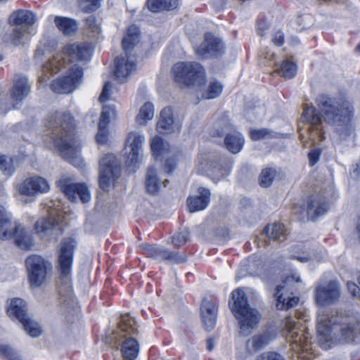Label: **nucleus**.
<instances>
[{
  "instance_id": "obj_26",
  "label": "nucleus",
  "mask_w": 360,
  "mask_h": 360,
  "mask_svg": "<svg viewBox=\"0 0 360 360\" xmlns=\"http://www.w3.org/2000/svg\"><path fill=\"white\" fill-rule=\"evenodd\" d=\"M199 195L188 198V207L191 212L200 211L206 208L210 200V191L209 189L200 187L198 189Z\"/></svg>"
},
{
  "instance_id": "obj_31",
  "label": "nucleus",
  "mask_w": 360,
  "mask_h": 360,
  "mask_svg": "<svg viewBox=\"0 0 360 360\" xmlns=\"http://www.w3.org/2000/svg\"><path fill=\"white\" fill-rule=\"evenodd\" d=\"M58 224L56 218L51 214L48 218H41L37 220L34 224V229L37 233L44 237L50 235Z\"/></svg>"
},
{
  "instance_id": "obj_63",
  "label": "nucleus",
  "mask_w": 360,
  "mask_h": 360,
  "mask_svg": "<svg viewBox=\"0 0 360 360\" xmlns=\"http://www.w3.org/2000/svg\"><path fill=\"white\" fill-rule=\"evenodd\" d=\"M176 167V162L170 160H167L166 162V168L165 172L167 174L172 172V171Z\"/></svg>"
},
{
  "instance_id": "obj_32",
  "label": "nucleus",
  "mask_w": 360,
  "mask_h": 360,
  "mask_svg": "<svg viewBox=\"0 0 360 360\" xmlns=\"http://www.w3.org/2000/svg\"><path fill=\"white\" fill-rule=\"evenodd\" d=\"M11 221L6 209L0 205V239L2 240H10L12 236Z\"/></svg>"
},
{
  "instance_id": "obj_45",
  "label": "nucleus",
  "mask_w": 360,
  "mask_h": 360,
  "mask_svg": "<svg viewBox=\"0 0 360 360\" xmlns=\"http://www.w3.org/2000/svg\"><path fill=\"white\" fill-rule=\"evenodd\" d=\"M85 27L94 37L99 34L101 32V24L97 22L95 16L94 15H90L86 18Z\"/></svg>"
},
{
  "instance_id": "obj_42",
  "label": "nucleus",
  "mask_w": 360,
  "mask_h": 360,
  "mask_svg": "<svg viewBox=\"0 0 360 360\" xmlns=\"http://www.w3.org/2000/svg\"><path fill=\"white\" fill-rule=\"evenodd\" d=\"M230 170L229 165L222 166L217 165L209 170V176L214 182H217L221 178L228 175Z\"/></svg>"
},
{
  "instance_id": "obj_7",
  "label": "nucleus",
  "mask_w": 360,
  "mask_h": 360,
  "mask_svg": "<svg viewBox=\"0 0 360 360\" xmlns=\"http://www.w3.org/2000/svg\"><path fill=\"white\" fill-rule=\"evenodd\" d=\"M139 41V29L131 25L122 39L124 55L115 59V76L121 82L136 70V57L131 54L134 46Z\"/></svg>"
},
{
  "instance_id": "obj_62",
  "label": "nucleus",
  "mask_w": 360,
  "mask_h": 360,
  "mask_svg": "<svg viewBox=\"0 0 360 360\" xmlns=\"http://www.w3.org/2000/svg\"><path fill=\"white\" fill-rule=\"evenodd\" d=\"M259 110H260V109L258 108H256V107H255L253 108H252L250 107H248L246 109L245 115L248 118L251 119L252 114L255 115H259Z\"/></svg>"
},
{
  "instance_id": "obj_3",
  "label": "nucleus",
  "mask_w": 360,
  "mask_h": 360,
  "mask_svg": "<svg viewBox=\"0 0 360 360\" xmlns=\"http://www.w3.org/2000/svg\"><path fill=\"white\" fill-rule=\"evenodd\" d=\"M46 127L51 131L54 146L63 158L75 166H79L81 143L75 136L74 119L68 112H57L49 116Z\"/></svg>"
},
{
  "instance_id": "obj_10",
  "label": "nucleus",
  "mask_w": 360,
  "mask_h": 360,
  "mask_svg": "<svg viewBox=\"0 0 360 360\" xmlns=\"http://www.w3.org/2000/svg\"><path fill=\"white\" fill-rule=\"evenodd\" d=\"M287 330V338L290 342L291 349L298 354L297 357H305L304 352L311 349V342L304 330L297 326L292 317H287L285 320Z\"/></svg>"
},
{
  "instance_id": "obj_44",
  "label": "nucleus",
  "mask_w": 360,
  "mask_h": 360,
  "mask_svg": "<svg viewBox=\"0 0 360 360\" xmlns=\"http://www.w3.org/2000/svg\"><path fill=\"white\" fill-rule=\"evenodd\" d=\"M276 176V171L271 168H266L262 170L261 172L260 185L264 188L270 186L272 181Z\"/></svg>"
},
{
  "instance_id": "obj_56",
  "label": "nucleus",
  "mask_w": 360,
  "mask_h": 360,
  "mask_svg": "<svg viewBox=\"0 0 360 360\" xmlns=\"http://www.w3.org/2000/svg\"><path fill=\"white\" fill-rule=\"evenodd\" d=\"M256 360H281V355L276 352H264L259 355Z\"/></svg>"
},
{
  "instance_id": "obj_5",
  "label": "nucleus",
  "mask_w": 360,
  "mask_h": 360,
  "mask_svg": "<svg viewBox=\"0 0 360 360\" xmlns=\"http://www.w3.org/2000/svg\"><path fill=\"white\" fill-rule=\"evenodd\" d=\"M229 305L238 321L240 335L248 336L251 334L257 327L260 314L256 309L250 307L243 289L237 288L232 292Z\"/></svg>"
},
{
  "instance_id": "obj_52",
  "label": "nucleus",
  "mask_w": 360,
  "mask_h": 360,
  "mask_svg": "<svg viewBox=\"0 0 360 360\" xmlns=\"http://www.w3.org/2000/svg\"><path fill=\"white\" fill-rule=\"evenodd\" d=\"M108 126L98 124V131L96 136V142L98 144H105L108 141Z\"/></svg>"
},
{
  "instance_id": "obj_2",
  "label": "nucleus",
  "mask_w": 360,
  "mask_h": 360,
  "mask_svg": "<svg viewBox=\"0 0 360 360\" xmlns=\"http://www.w3.org/2000/svg\"><path fill=\"white\" fill-rule=\"evenodd\" d=\"M316 329L321 347L325 349L332 342H360V321L354 316L319 315Z\"/></svg>"
},
{
  "instance_id": "obj_12",
  "label": "nucleus",
  "mask_w": 360,
  "mask_h": 360,
  "mask_svg": "<svg viewBox=\"0 0 360 360\" xmlns=\"http://www.w3.org/2000/svg\"><path fill=\"white\" fill-rule=\"evenodd\" d=\"M30 89L31 85L25 76L15 75L13 86L10 90L12 103H8L6 100L0 98V113H6L18 108V105L29 95Z\"/></svg>"
},
{
  "instance_id": "obj_15",
  "label": "nucleus",
  "mask_w": 360,
  "mask_h": 360,
  "mask_svg": "<svg viewBox=\"0 0 360 360\" xmlns=\"http://www.w3.org/2000/svg\"><path fill=\"white\" fill-rule=\"evenodd\" d=\"M83 70L77 65L70 67L67 75L54 80L51 89L58 94H69L72 92L82 83Z\"/></svg>"
},
{
  "instance_id": "obj_27",
  "label": "nucleus",
  "mask_w": 360,
  "mask_h": 360,
  "mask_svg": "<svg viewBox=\"0 0 360 360\" xmlns=\"http://www.w3.org/2000/svg\"><path fill=\"white\" fill-rule=\"evenodd\" d=\"M10 20L11 23L17 27H22L23 28L29 29L32 25H34L37 18L36 15L27 10H18L11 15Z\"/></svg>"
},
{
  "instance_id": "obj_28",
  "label": "nucleus",
  "mask_w": 360,
  "mask_h": 360,
  "mask_svg": "<svg viewBox=\"0 0 360 360\" xmlns=\"http://www.w3.org/2000/svg\"><path fill=\"white\" fill-rule=\"evenodd\" d=\"M274 336L269 332H264L252 336L246 342L247 351L252 354L253 353L263 349L273 339Z\"/></svg>"
},
{
  "instance_id": "obj_16",
  "label": "nucleus",
  "mask_w": 360,
  "mask_h": 360,
  "mask_svg": "<svg viewBox=\"0 0 360 360\" xmlns=\"http://www.w3.org/2000/svg\"><path fill=\"white\" fill-rule=\"evenodd\" d=\"M301 281L298 276H287L283 283L278 285L276 288L275 297H276V307L280 310H287L295 307L298 302V297L290 296L288 292L294 283Z\"/></svg>"
},
{
  "instance_id": "obj_25",
  "label": "nucleus",
  "mask_w": 360,
  "mask_h": 360,
  "mask_svg": "<svg viewBox=\"0 0 360 360\" xmlns=\"http://www.w3.org/2000/svg\"><path fill=\"white\" fill-rule=\"evenodd\" d=\"M168 182L169 181L167 179H165L163 181H161L159 173L153 167H149L148 168L145 186L146 191L149 194L153 195L158 194L160 191L162 184L165 187Z\"/></svg>"
},
{
  "instance_id": "obj_49",
  "label": "nucleus",
  "mask_w": 360,
  "mask_h": 360,
  "mask_svg": "<svg viewBox=\"0 0 360 360\" xmlns=\"http://www.w3.org/2000/svg\"><path fill=\"white\" fill-rule=\"evenodd\" d=\"M163 141L162 139L158 136H155L151 139L150 148L153 154L158 157L163 153Z\"/></svg>"
},
{
  "instance_id": "obj_40",
  "label": "nucleus",
  "mask_w": 360,
  "mask_h": 360,
  "mask_svg": "<svg viewBox=\"0 0 360 360\" xmlns=\"http://www.w3.org/2000/svg\"><path fill=\"white\" fill-rule=\"evenodd\" d=\"M222 84L215 79L210 82L207 89L202 92V97L205 99H212L218 97L222 92Z\"/></svg>"
},
{
  "instance_id": "obj_37",
  "label": "nucleus",
  "mask_w": 360,
  "mask_h": 360,
  "mask_svg": "<svg viewBox=\"0 0 360 360\" xmlns=\"http://www.w3.org/2000/svg\"><path fill=\"white\" fill-rule=\"evenodd\" d=\"M266 236L275 240H283L285 238V230L284 225L281 223H274L266 226Z\"/></svg>"
},
{
  "instance_id": "obj_41",
  "label": "nucleus",
  "mask_w": 360,
  "mask_h": 360,
  "mask_svg": "<svg viewBox=\"0 0 360 360\" xmlns=\"http://www.w3.org/2000/svg\"><path fill=\"white\" fill-rule=\"evenodd\" d=\"M279 75L286 79L294 77L297 74V66L292 62L285 60L277 70Z\"/></svg>"
},
{
  "instance_id": "obj_21",
  "label": "nucleus",
  "mask_w": 360,
  "mask_h": 360,
  "mask_svg": "<svg viewBox=\"0 0 360 360\" xmlns=\"http://www.w3.org/2000/svg\"><path fill=\"white\" fill-rule=\"evenodd\" d=\"M145 141L143 135L131 131L126 139V148H129L127 163L128 166H134L139 162L142 155V145Z\"/></svg>"
},
{
  "instance_id": "obj_14",
  "label": "nucleus",
  "mask_w": 360,
  "mask_h": 360,
  "mask_svg": "<svg viewBox=\"0 0 360 360\" xmlns=\"http://www.w3.org/2000/svg\"><path fill=\"white\" fill-rule=\"evenodd\" d=\"M316 303L320 306H328L337 303L341 296L340 285L336 281H319L314 289Z\"/></svg>"
},
{
  "instance_id": "obj_39",
  "label": "nucleus",
  "mask_w": 360,
  "mask_h": 360,
  "mask_svg": "<svg viewBox=\"0 0 360 360\" xmlns=\"http://www.w3.org/2000/svg\"><path fill=\"white\" fill-rule=\"evenodd\" d=\"M28 30L22 27H17L13 30L10 37V42L14 46H20L25 44L27 39Z\"/></svg>"
},
{
  "instance_id": "obj_61",
  "label": "nucleus",
  "mask_w": 360,
  "mask_h": 360,
  "mask_svg": "<svg viewBox=\"0 0 360 360\" xmlns=\"http://www.w3.org/2000/svg\"><path fill=\"white\" fill-rule=\"evenodd\" d=\"M347 288L354 297H356L359 292V288L353 282L347 283Z\"/></svg>"
},
{
  "instance_id": "obj_6",
  "label": "nucleus",
  "mask_w": 360,
  "mask_h": 360,
  "mask_svg": "<svg viewBox=\"0 0 360 360\" xmlns=\"http://www.w3.org/2000/svg\"><path fill=\"white\" fill-rule=\"evenodd\" d=\"M89 46L84 43H73L67 44L62 53H58L50 58L42 66L44 75L39 77L40 82H46L49 77L48 74H56L66 65L65 58L70 62L74 63L85 60L90 56Z\"/></svg>"
},
{
  "instance_id": "obj_33",
  "label": "nucleus",
  "mask_w": 360,
  "mask_h": 360,
  "mask_svg": "<svg viewBox=\"0 0 360 360\" xmlns=\"http://www.w3.org/2000/svg\"><path fill=\"white\" fill-rule=\"evenodd\" d=\"M139 351V345L134 338H127L122 345L121 352L124 359H135Z\"/></svg>"
},
{
  "instance_id": "obj_13",
  "label": "nucleus",
  "mask_w": 360,
  "mask_h": 360,
  "mask_svg": "<svg viewBox=\"0 0 360 360\" xmlns=\"http://www.w3.org/2000/svg\"><path fill=\"white\" fill-rule=\"evenodd\" d=\"M120 164L113 154H105L99 160V186L108 191L112 183L120 175Z\"/></svg>"
},
{
  "instance_id": "obj_43",
  "label": "nucleus",
  "mask_w": 360,
  "mask_h": 360,
  "mask_svg": "<svg viewBox=\"0 0 360 360\" xmlns=\"http://www.w3.org/2000/svg\"><path fill=\"white\" fill-rule=\"evenodd\" d=\"M102 0H78L80 9L86 13L96 11L101 6Z\"/></svg>"
},
{
  "instance_id": "obj_58",
  "label": "nucleus",
  "mask_w": 360,
  "mask_h": 360,
  "mask_svg": "<svg viewBox=\"0 0 360 360\" xmlns=\"http://www.w3.org/2000/svg\"><path fill=\"white\" fill-rule=\"evenodd\" d=\"M272 41L275 45L278 46H282L284 42L283 33L280 30L276 31L273 36Z\"/></svg>"
},
{
  "instance_id": "obj_57",
  "label": "nucleus",
  "mask_w": 360,
  "mask_h": 360,
  "mask_svg": "<svg viewBox=\"0 0 360 360\" xmlns=\"http://www.w3.org/2000/svg\"><path fill=\"white\" fill-rule=\"evenodd\" d=\"M321 152L319 149L311 150L308 154L309 165L314 166L319 160Z\"/></svg>"
},
{
  "instance_id": "obj_4",
  "label": "nucleus",
  "mask_w": 360,
  "mask_h": 360,
  "mask_svg": "<svg viewBox=\"0 0 360 360\" xmlns=\"http://www.w3.org/2000/svg\"><path fill=\"white\" fill-rule=\"evenodd\" d=\"M75 241L72 238H65L60 243L58 255L60 283L58 287L61 303L68 307H74L76 304L71 285V269Z\"/></svg>"
},
{
  "instance_id": "obj_22",
  "label": "nucleus",
  "mask_w": 360,
  "mask_h": 360,
  "mask_svg": "<svg viewBox=\"0 0 360 360\" xmlns=\"http://www.w3.org/2000/svg\"><path fill=\"white\" fill-rule=\"evenodd\" d=\"M10 230L12 231V236L10 239L14 238L15 245L21 250H30L34 245V241L32 234L20 224H15Z\"/></svg>"
},
{
  "instance_id": "obj_30",
  "label": "nucleus",
  "mask_w": 360,
  "mask_h": 360,
  "mask_svg": "<svg viewBox=\"0 0 360 360\" xmlns=\"http://www.w3.org/2000/svg\"><path fill=\"white\" fill-rule=\"evenodd\" d=\"M54 22L58 29L65 36H71L78 30L77 21L72 18L56 16Z\"/></svg>"
},
{
  "instance_id": "obj_46",
  "label": "nucleus",
  "mask_w": 360,
  "mask_h": 360,
  "mask_svg": "<svg viewBox=\"0 0 360 360\" xmlns=\"http://www.w3.org/2000/svg\"><path fill=\"white\" fill-rule=\"evenodd\" d=\"M0 356H4L7 360H22L17 351L5 345H0Z\"/></svg>"
},
{
  "instance_id": "obj_60",
  "label": "nucleus",
  "mask_w": 360,
  "mask_h": 360,
  "mask_svg": "<svg viewBox=\"0 0 360 360\" xmlns=\"http://www.w3.org/2000/svg\"><path fill=\"white\" fill-rule=\"evenodd\" d=\"M166 11L175 9L179 6V0H164Z\"/></svg>"
},
{
  "instance_id": "obj_18",
  "label": "nucleus",
  "mask_w": 360,
  "mask_h": 360,
  "mask_svg": "<svg viewBox=\"0 0 360 360\" xmlns=\"http://www.w3.org/2000/svg\"><path fill=\"white\" fill-rule=\"evenodd\" d=\"M60 191L72 202L78 198L84 203L91 199L90 192L84 184L73 183L67 178H63L57 182Z\"/></svg>"
},
{
  "instance_id": "obj_54",
  "label": "nucleus",
  "mask_w": 360,
  "mask_h": 360,
  "mask_svg": "<svg viewBox=\"0 0 360 360\" xmlns=\"http://www.w3.org/2000/svg\"><path fill=\"white\" fill-rule=\"evenodd\" d=\"M147 6L150 11L158 13L165 11L164 0H148Z\"/></svg>"
},
{
  "instance_id": "obj_48",
  "label": "nucleus",
  "mask_w": 360,
  "mask_h": 360,
  "mask_svg": "<svg viewBox=\"0 0 360 360\" xmlns=\"http://www.w3.org/2000/svg\"><path fill=\"white\" fill-rule=\"evenodd\" d=\"M272 131L266 128L251 129L250 131V136L253 141H259L266 138L272 137Z\"/></svg>"
},
{
  "instance_id": "obj_11",
  "label": "nucleus",
  "mask_w": 360,
  "mask_h": 360,
  "mask_svg": "<svg viewBox=\"0 0 360 360\" xmlns=\"http://www.w3.org/2000/svg\"><path fill=\"white\" fill-rule=\"evenodd\" d=\"M29 281L32 287L37 288L46 281L51 270V264L38 255H32L25 259Z\"/></svg>"
},
{
  "instance_id": "obj_29",
  "label": "nucleus",
  "mask_w": 360,
  "mask_h": 360,
  "mask_svg": "<svg viewBox=\"0 0 360 360\" xmlns=\"http://www.w3.org/2000/svg\"><path fill=\"white\" fill-rule=\"evenodd\" d=\"M224 144L231 153L236 154L239 153L243 148L244 138L240 132L232 131L225 136Z\"/></svg>"
},
{
  "instance_id": "obj_23",
  "label": "nucleus",
  "mask_w": 360,
  "mask_h": 360,
  "mask_svg": "<svg viewBox=\"0 0 360 360\" xmlns=\"http://www.w3.org/2000/svg\"><path fill=\"white\" fill-rule=\"evenodd\" d=\"M328 210L326 198L320 195H312L308 199L307 214L309 219L314 221L325 214Z\"/></svg>"
},
{
  "instance_id": "obj_38",
  "label": "nucleus",
  "mask_w": 360,
  "mask_h": 360,
  "mask_svg": "<svg viewBox=\"0 0 360 360\" xmlns=\"http://www.w3.org/2000/svg\"><path fill=\"white\" fill-rule=\"evenodd\" d=\"M154 116L153 105L151 103H146L140 109L136 116V122L139 125H145Z\"/></svg>"
},
{
  "instance_id": "obj_35",
  "label": "nucleus",
  "mask_w": 360,
  "mask_h": 360,
  "mask_svg": "<svg viewBox=\"0 0 360 360\" xmlns=\"http://www.w3.org/2000/svg\"><path fill=\"white\" fill-rule=\"evenodd\" d=\"M119 328L121 333H125V335H122L123 338L135 335L138 331L135 320L129 314H124L120 316Z\"/></svg>"
},
{
  "instance_id": "obj_36",
  "label": "nucleus",
  "mask_w": 360,
  "mask_h": 360,
  "mask_svg": "<svg viewBox=\"0 0 360 360\" xmlns=\"http://www.w3.org/2000/svg\"><path fill=\"white\" fill-rule=\"evenodd\" d=\"M232 131V125L229 119L224 117L216 121L210 131L212 136H222Z\"/></svg>"
},
{
  "instance_id": "obj_34",
  "label": "nucleus",
  "mask_w": 360,
  "mask_h": 360,
  "mask_svg": "<svg viewBox=\"0 0 360 360\" xmlns=\"http://www.w3.org/2000/svg\"><path fill=\"white\" fill-rule=\"evenodd\" d=\"M174 123L172 111L170 108H165L160 112L159 121L157 124V130L160 134L167 133L171 130Z\"/></svg>"
},
{
  "instance_id": "obj_19",
  "label": "nucleus",
  "mask_w": 360,
  "mask_h": 360,
  "mask_svg": "<svg viewBox=\"0 0 360 360\" xmlns=\"http://www.w3.org/2000/svg\"><path fill=\"white\" fill-rule=\"evenodd\" d=\"M225 52V46L221 39L212 33H206L204 40L195 49V53L202 58L219 57Z\"/></svg>"
},
{
  "instance_id": "obj_51",
  "label": "nucleus",
  "mask_w": 360,
  "mask_h": 360,
  "mask_svg": "<svg viewBox=\"0 0 360 360\" xmlns=\"http://www.w3.org/2000/svg\"><path fill=\"white\" fill-rule=\"evenodd\" d=\"M49 51H51V50L48 49L46 44L41 42L34 52V58L35 61L37 63H41L44 56Z\"/></svg>"
},
{
  "instance_id": "obj_53",
  "label": "nucleus",
  "mask_w": 360,
  "mask_h": 360,
  "mask_svg": "<svg viewBox=\"0 0 360 360\" xmlns=\"http://www.w3.org/2000/svg\"><path fill=\"white\" fill-rule=\"evenodd\" d=\"M0 167L6 175H11L14 172V167L11 162V160H8L6 157L0 158Z\"/></svg>"
},
{
  "instance_id": "obj_59",
  "label": "nucleus",
  "mask_w": 360,
  "mask_h": 360,
  "mask_svg": "<svg viewBox=\"0 0 360 360\" xmlns=\"http://www.w3.org/2000/svg\"><path fill=\"white\" fill-rule=\"evenodd\" d=\"M269 29V24L264 20H259L257 23V33L259 36L263 37L266 34V31Z\"/></svg>"
},
{
  "instance_id": "obj_24",
  "label": "nucleus",
  "mask_w": 360,
  "mask_h": 360,
  "mask_svg": "<svg viewBox=\"0 0 360 360\" xmlns=\"http://www.w3.org/2000/svg\"><path fill=\"white\" fill-rule=\"evenodd\" d=\"M200 311L205 329L207 331L212 330L215 326L217 320L215 304L211 300H204L201 304Z\"/></svg>"
},
{
  "instance_id": "obj_1",
  "label": "nucleus",
  "mask_w": 360,
  "mask_h": 360,
  "mask_svg": "<svg viewBox=\"0 0 360 360\" xmlns=\"http://www.w3.org/2000/svg\"><path fill=\"white\" fill-rule=\"evenodd\" d=\"M316 103L321 113L313 105L304 108L302 117L303 120L311 125L316 130L321 131L319 126L324 120L332 125L337 133L342 137L349 136L352 131V120L354 109L352 104L345 98L330 97L320 95Z\"/></svg>"
},
{
  "instance_id": "obj_8",
  "label": "nucleus",
  "mask_w": 360,
  "mask_h": 360,
  "mask_svg": "<svg viewBox=\"0 0 360 360\" xmlns=\"http://www.w3.org/2000/svg\"><path fill=\"white\" fill-rule=\"evenodd\" d=\"M175 80L186 86H201L205 82V71L197 62H179L172 68Z\"/></svg>"
},
{
  "instance_id": "obj_20",
  "label": "nucleus",
  "mask_w": 360,
  "mask_h": 360,
  "mask_svg": "<svg viewBox=\"0 0 360 360\" xmlns=\"http://www.w3.org/2000/svg\"><path fill=\"white\" fill-rule=\"evenodd\" d=\"M49 188L46 180L38 176L27 178L17 186L18 192L20 195L27 196L48 192Z\"/></svg>"
},
{
  "instance_id": "obj_9",
  "label": "nucleus",
  "mask_w": 360,
  "mask_h": 360,
  "mask_svg": "<svg viewBox=\"0 0 360 360\" xmlns=\"http://www.w3.org/2000/svg\"><path fill=\"white\" fill-rule=\"evenodd\" d=\"M8 315L17 319L27 333L32 338H37L42 333V330L38 322L30 316L27 313V302L20 298H13L11 300L7 309Z\"/></svg>"
},
{
  "instance_id": "obj_17",
  "label": "nucleus",
  "mask_w": 360,
  "mask_h": 360,
  "mask_svg": "<svg viewBox=\"0 0 360 360\" xmlns=\"http://www.w3.org/2000/svg\"><path fill=\"white\" fill-rule=\"evenodd\" d=\"M141 248L147 257L153 258L160 262L166 261L172 264H181L186 262L187 260L186 254L172 251L164 247L155 245L142 244Z\"/></svg>"
},
{
  "instance_id": "obj_64",
  "label": "nucleus",
  "mask_w": 360,
  "mask_h": 360,
  "mask_svg": "<svg viewBox=\"0 0 360 360\" xmlns=\"http://www.w3.org/2000/svg\"><path fill=\"white\" fill-rule=\"evenodd\" d=\"M207 347L209 351H212L214 347V342L212 338H208L207 340Z\"/></svg>"
},
{
  "instance_id": "obj_50",
  "label": "nucleus",
  "mask_w": 360,
  "mask_h": 360,
  "mask_svg": "<svg viewBox=\"0 0 360 360\" xmlns=\"http://www.w3.org/2000/svg\"><path fill=\"white\" fill-rule=\"evenodd\" d=\"M189 238V232L188 230L176 233L172 238V243L176 247H180L185 244Z\"/></svg>"
},
{
  "instance_id": "obj_47",
  "label": "nucleus",
  "mask_w": 360,
  "mask_h": 360,
  "mask_svg": "<svg viewBox=\"0 0 360 360\" xmlns=\"http://www.w3.org/2000/svg\"><path fill=\"white\" fill-rule=\"evenodd\" d=\"M115 116V110L114 108L109 105H103L98 124H101V126H108L110 118Z\"/></svg>"
},
{
  "instance_id": "obj_55",
  "label": "nucleus",
  "mask_w": 360,
  "mask_h": 360,
  "mask_svg": "<svg viewBox=\"0 0 360 360\" xmlns=\"http://www.w3.org/2000/svg\"><path fill=\"white\" fill-rule=\"evenodd\" d=\"M112 89V84L110 82H107L105 83L102 92L99 97V101L101 103H104L108 101L110 98V93Z\"/></svg>"
}]
</instances>
